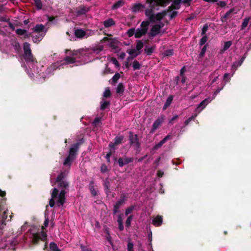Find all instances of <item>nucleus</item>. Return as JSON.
<instances>
[{
  "label": "nucleus",
  "mask_w": 251,
  "mask_h": 251,
  "mask_svg": "<svg viewBox=\"0 0 251 251\" xmlns=\"http://www.w3.org/2000/svg\"><path fill=\"white\" fill-rule=\"evenodd\" d=\"M59 66V63H55L52 64L49 68L47 70V73L48 74H51L56 68Z\"/></svg>",
  "instance_id": "a878e982"
},
{
  "label": "nucleus",
  "mask_w": 251,
  "mask_h": 251,
  "mask_svg": "<svg viewBox=\"0 0 251 251\" xmlns=\"http://www.w3.org/2000/svg\"><path fill=\"white\" fill-rule=\"evenodd\" d=\"M174 54V50H165L164 53L163 55L164 56H170L173 55Z\"/></svg>",
  "instance_id": "a19ab883"
},
{
  "label": "nucleus",
  "mask_w": 251,
  "mask_h": 251,
  "mask_svg": "<svg viewBox=\"0 0 251 251\" xmlns=\"http://www.w3.org/2000/svg\"><path fill=\"white\" fill-rule=\"evenodd\" d=\"M212 100V99L210 98H208L202 100L197 106L195 112L197 114H199L205 107L210 103Z\"/></svg>",
  "instance_id": "9d476101"
},
{
  "label": "nucleus",
  "mask_w": 251,
  "mask_h": 251,
  "mask_svg": "<svg viewBox=\"0 0 251 251\" xmlns=\"http://www.w3.org/2000/svg\"><path fill=\"white\" fill-rule=\"evenodd\" d=\"M250 19L251 18L250 17H246L243 20V23L241 26V29L242 30L244 29L248 26Z\"/></svg>",
  "instance_id": "bb28decb"
},
{
  "label": "nucleus",
  "mask_w": 251,
  "mask_h": 251,
  "mask_svg": "<svg viewBox=\"0 0 251 251\" xmlns=\"http://www.w3.org/2000/svg\"><path fill=\"white\" fill-rule=\"evenodd\" d=\"M50 249L51 251H61L60 250L58 249L57 245L54 242L50 243Z\"/></svg>",
  "instance_id": "f704fd0d"
},
{
  "label": "nucleus",
  "mask_w": 251,
  "mask_h": 251,
  "mask_svg": "<svg viewBox=\"0 0 251 251\" xmlns=\"http://www.w3.org/2000/svg\"><path fill=\"white\" fill-rule=\"evenodd\" d=\"M16 245V241L15 240L8 241L2 240L0 241V248H8V249L15 250V246Z\"/></svg>",
  "instance_id": "6e6552de"
},
{
  "label": "nucleus",
  "mask_w": 251,
  "mask_h": 251,
  "mask_svg": "<svg viewBox=\"0 0 251 251\" xmlns=\"http://www.w3.org/2000/svg\"><path fill=\"white\" fill-rule=\"evenodd\" d=\"M81 142H77L73 145L70 149L69 155L65 159L63 165L70 166L75 159V155L78 151Z\"/></svg>",
  "instance_id": "0eeeda50"
},
{
  "label": "nucleus",
  "mask_w": 251,
  "mask_h": 251,
  "mask_svg": "<svg viewBox=\"0 0 251 251\" xmlns=\"http://www.w3.org/2000/svg\"><path fill=\"white\" fill-rule=\"evenodd\" d=\"M224 86H225V84H223V85H222V87H221V88H220V89H217V90L214 92V94H213V98H212V99H212V100L213 99H214L215 98V97L216 96V95H217V94H218L220 92V91H221V90H222L223 89V88L224 87Z\"/></svg>",
  "instance_id": "09e8293b"
},
{
  "label": "nucleus",
  "mask_w": 251,
  "mask_h": 251,
  "mask_svg": "<svg viewBox=\"0 0 251 251\" xmlns=\"http://www.w3.org/2000/svg\"><path fill=\"white\" fill-rule=\"evenodd\" d=\"M120 75L118 73H116L112 78V80L114 82H116L120 78Z\"/></svg>",
  "instance_id": "de8ad7c7"
},
{
  "label": "nucleus",
  "mask_w": 251,
  "mask_h": 251,
  "mask_svg": "<svg viewBox=\"0 0 251 251\" xmlns=\"http://www.w3.org/2000/svg\"><path fill=\"white\" fill-rule=\"evenodd\" d=\"M100 118H96L94 121V122H93V124L96 126L97 125H98V124L99 123H100Z\"/></svg>",
  "instance_id": "680f3d73"
},
{
  "label": "nucleus",
  "mask_w": 251,
  "mask_h": 251,
  "mask_svg": "<svg viewBox=\"0 0 251 251\" xmlns=\"http://www.w3.org/2000/svg\"><path fill=\"white\" fill-rule=\"evenodd\" d=\"M198 114L197 113H196L194 115L192 116L190 118H189L187 120H186L184 123L185 125H187L189 124V123L192 121L194 120L196 117L197 116Z\"/></svg>",
  "instance_id": "37998d69"
},
{
  "label": "nucleus",
  "mask_w": 251,
  "mask_h": 251,
  "mask_svg": "<svg viewBox=\"0 0 251 251\" xmlns=\"http://www.w3.org/2000/svg\"><path fill=\"white\" fill-rule=\"evenodd\" d=\"M35 4L38 9H41L42 7V4L40 0H34Z\"/></svg>",
  "instance_id": "a18cd8bd"
},
{
  "label": "nucleus",
  "mask_w": 251,
  "mask_h": 251,
  "mask_svg": "<svg viewBox=\"0 0 251 251\" xmlns=\"http://www.w3.org/2000/svg\"><path fill=\"white\" fill-rule=\"evenodd\" d=\"M96 33V31L91 29H87L85 30V38H87L90 36L94 35Z\"/></svg>",
  "instance_id": "c756f323"
},
{
  "label": "nucleus",
  "mask_w": 251,
  "mask_h": 251,
  "mask_svg": "<svg viewBox=\"0 0 251 251\" xmlns=\"http://www.w3.org/2000/svg\"><path fill=\"white\" fill-rule=\"evenodd\" d=\"M101 45H95L86 49L76 50H68L66 56L61 61V65L73 64V66L82 65L89 63L92 60L94 54H99L103 50Z\"/></svg>",
  "instance_id": "f257e3e1"
},
{
  "label": "nucleus",
  "mask_w": 251,
  "mask_h": 251,
  "mask_svg": "<svg viewBox=\"0 0 251 251\" xmlns=\"http://www.w3.org/2000/svg\"><path fill=\"white\" fill-rule=\"evenodd\" d=\"M170 138V135H167L163 140H162L159 143L156 144L154 147V150H157L160 148Z\"/></svg>",
  "instance_id": "4be33fe9"
},
{
  "label": "nucleus",
  "mask_w": 251,
  "mask_h": 251,
  "mask_svg": "<svg viewBox=\"0 0 251 251\" xmlns=\"http://www.w3.org/2000/svg\"><path fill=\"white\" fill-rule=\"evenodd\" d=\"M126 200V197L125 195L122 196L121 198L117 201L114 205L113 214H116L119 212V209L120 206L123 204Z\"/></svg>",
  "instance_id": "9b49d317"
},
{
  "label": "nucleus",
  "mask_w": 251,
  "mask_h": 251,
  "mask_svg": "<svg viewBox=\"0 0 251 251\" xmlns=\"http://www.w3.org/2000/svg\"><path fill=\"white\" fill-rule=\"evenodd\" d=\"M109 104L110 102L109 101L103 100H102L100 104V109H105Z\"/></svg>",
  "instance_id": "c9c22d12"
},
{
  "label": "nucleus",
  "mask_w": 251,
  "mask_h": 251,
  "mask_svg": "<svg viewBox=\"0 0 251 251\" xmlns=\"http://www.w3.org/2000/svg\"><path fill=\"white\" fill-rule=\"evenodd\" d=\"M168 2V0H146V4L149 5V8L145 10L146 16L151 22H160L165 16H169L171 20L175 17L177 14L176 11L170 13L164 10L161 13L155 14L154 10H158L159 6H163Z\"/></svg>",
  "instance_id": "f03ea898"
},
{
  "label": "nucleus",
  "mask_w": 251,
  "mask_h": 251,
  "mask_svg": "<svg viewBox=\"0 0 251 251\" xmlns=\"http://www.w3.org/2000/svg\"><path fill=\"white\" fill-rule=\"evenodd\" d=\"M89 187L92 195L94 196H97L98 194V191L95 189L94 182L91 181L89 183Z\"/></svg>",
  "instance_id": "393cba45"
},
{
  "label": "nucleus",
  "mask_w": 251,
  "mask_h": 251,
  "mask_svg": "<svg viewBox=\"0 0 251 251\" xmlns=\"http://www.w3.org/2000/svg\"><path fill=\"white\" fill-rule=\"evenodd\" d=\"M127 52L132 58H134L141 53V51H138L136 49H132L127 50Z\"/></svg>",
  "instance_id": "aec40b11"
},
{
  "label": "nucleus",
  "mask_w": 251,
  "mask_h": 251,
  "mask_svg": "<svg viewBox=\"0 0 251 251\" xmlns=\"http://www.w3.org/2000/svg\"><path fill=\"white\" fill-rule=\"evenodd\" d=\"M231 45H232L231 41H226V42H225L223 50L224 51L226 50L228 48H230V47L231 46Z\"/></svg>",
  "instance_id": "79ce46f5"
},
{
  "label": "nucleus",
  "mask_w": 251,
  "mask_h": 251,
  "mask_svg": "<svg viewBox=\"0 0 251 251\" xmlns=\"http://www.w3.org/2000/svg\"><path fill=\"white\" fill-rule=\"evenodd\" d=\"M129 141L131 145L134 146L136 148L139 147V143L137 135H133L132 133L129 135Z\"/></svg>",
  "instance_id": "f8f14e48"
},
{
  "label": "nucleus",
  "mask_w": 251,
  "mask_h": 251,
  "mask_svg": "<svg viewBox=\"0 0 251 251\" xmlns=\"http://www.w3.org/2000/svg\"><path fill=\"white\" fill-rule=\"evenodd\" d=\"M228 76H229V74H228V73L225 74V75H224V80L226 81V82H228L230 80V78L227 79V77H228Z\"/></svg>",
  "instance_id": "69168bd1"
},
{
  "label": "nucleus",
  "mask_w": 251,
  "mask_h": 251,
  "mask_svg": "<svg viewBox=\"0 0 251 251\" xmlns=\"http://www.w3.org/2000/svg\"><path fill=\"white\" fill-rule=\"evenodd\" d=\"M103 185L105 188V192L108 194L110 192L109 188L110 182L108 178H106L105 180Z\"/></svg>",
  "instance_id": "cd10ccee"
},
{
  "label": "nucleus",
  "mask_w": 251,
  "mask_h": 251,
  "mask_svg": "<svg viewBox=\"0 0 251 251\" xmlns=\"http://www.w3.org/2000/svg\"><path fill=\"white\" fill-rule=\"evenodd\" d=\"M89 9L84 6L80 7L78 10L76 11V15L77 16H79L81 15L85 14L88 11Z\"/></svg>",
  "instance_id": "b1692460"
},
{
  "label": "nucleus",
  "mask_w": 251,
  "mask_h": 251,
  "mask_svg": "<svg viewBox=\"0 0 251 251\" xmlns=\"http://www.w3.org/2000/svg\"><path fill=\"white\" fill-rule=\"evenodd\" d=\"M150 22L148 21H143L140 26L136 29L135 28H131L126 31V35L129 37H131L133 35L136 38H140L145 36L149 29Z\"/></svg>",
  "instance_id": "39448f33"
},
{
  "label": "nucleus",
  "mask_w": 251,
  "mask_h": 251,
  "mask_svg": "<svg viewBox=\"0 0 251 251\" xmlns=\"http://www.w3.org/2000/svg\"><path fill=\"white\" fill-rule=\"evenodd\" d=\"M135 206L134 205L130 206V207H128L126 209L125 211V215L126 216H127L130 213H131L133 210L135 209Z\"/></svg>",
  "instance_id": "ea45409f"
},
{
  "label": "nucleus",
  "mask_w": 251,
  "mask_h": 251,
  "mask_svg": "<svg viewBox=\"0 0 251 251\" xmlns=\"http://www.w3.org/2000/svg\"><path fill=\"white\" fill-rule=\"evenodd\" d=\"M47 31H45L43 33H37L36 34L33 36V41L34 43L40 42L45 36Z\"/></svg>",
  "instance_id": "dca6fc26"
},
{
  "label": "nucleus",
  "mask_w": 251,
  "mask_h": 251,
  "mask_svg": "<svg viewBox=\"0 0 251 251\" xmlns=\"http://www.w3.org/2000/svg\"><path fill=\"white\" fill-rule=\"evenodd\" d=\"M45 220L44 221V226H42V229H44V227H46L48 226V224H49V219L48 218H47L46 217V216L45 215Z\"/></svg>",
  "instance_id": "052dcab7"
},
{
  "label": "nucleus",
  "mask_w": 251,
  "mask_h": 251,
  "mask_svg": "<svg viewBox=\"0 0 251 251\" xmlns=\"http://www.w3.org/2000/svg\"><path fill=\"white\" fill-rule=\"evenodd\" d=\"M115 22L111 18H109L108 19L105 20L103 22V25H104V27H110L111 26L115 25Z\"/></svg>",
  "instance_id": "5701e85b"
},
{
  "label": "nucleus",
  "mask_w": 251,
  "mask_h": 251,
  "mask_svg": "<svg viewBox=\"0 0 251 251\" xmlns=\"http://www.w3.org/2000/svg\"><path fill=\"white\" fill-rule=\"evenodd\" d=\"M164 24L162 22L153 25L148 33V37L150 39H153L157 35H160L166 32V29L163 28Z\"/></svg>",
  "instance_id": "423d86ee"
},
{
  "label": "nucleus",
  "mask_w": 251,
  "mask_h": 251,
  "mask_svg": "<svg viewBox=\"0 0 251 251\" xmlns=\"http://www.w3.org/2000/svg\"><path fill=\"white\" fill-rule=\"evenodd\" d=\"M163 222V218L161 216H157L154 217L152 220V224L156 226H158L161 225Z\"/></svg>",
  "instance_id": "2eb2a0df"
},
{
  "label": "nucleus",
  "mask_w": 251,
  "mask_h": 251,
  "mask_svg": "<svg viewBox=\"0 0 251 251\" xmlns=\"http://www.w3.org/2000/svg\"><path fill=\"white\" fill-rule=\"evenodd\" d=\"M47 238V234L44 231L40 233H33L32 235V242L37 244L39 240H45Z\"/></svg>",
  "instance_id": "1a4fd4ad"
},
{
  "label": "nucleus",
  "mask_w": 251,
  "mask_h": 251,
  "mask_svg": "<svg viewBox=\"0 0 251 251\" xmlns=\"http://www.w3.org/2000/svg\"><path fill=\"white\" fill-rule=\"evenodd\" d=\"M16 31L17 34L18 35H24L25 38L28 37L29 36V35L27 34L26 30L25 29L19 28L17 29Z\"/></svg>",
  "instance_id": "2f4dec72"
},
{
  "label": "nucleus",
  "mask_w": 251,
  "mask_h": 251,
  "mask_svg": "<svg viewBox=\"0 0 251 251\" xmlns=\"http://www.w3.org/2000/svg\"><path fill=\"white\" fill-rule=\"evenodd\" d=\"M24 57L26 61V64L28 66L29 69L25 67V71L31 77L34 73L38 74L37 68L36 65L37 62L34 60V58L31 53L30 50V45L28 43H25L24 44Z\"/></svg>",
  "instance_id": "20e7f679"
},
{
  "label": "nucleus",
  "mask_w": 251,
  "mask_h": 251,
  "mask_svg": "<svg viewBox=\"0 0 251 251\" xmlns=\"http://www.w3.org/2000/svg\"><path fill=\"white\" fill-rule=\"evenodd\" d=\"M67 173H60L56 178V182L58 184L59 188L61 190L58 195V190L56 188L52 189L51 198L50 201V206L52 207L54 205V200H56L57 204L58 206H62L65 201V189L68 186V183L63 180V178L66 176Z\"/></svg>",
  "instance_id": "7ed1b4c3"
},
{
  "label": "nucleus",
  "mask_w": 251,
  "mask_h": 251,
  "mask_svg": "<svg viewBox=\"0 0 251 251\" xmlns=\"http://www.w3.org/2000/svg\"><path fill=\"white\" fill-rule=\"evenodd\" d=\"M133 219V216L132 215L129 216L126 222V226L127 227H129L130 226L131 222Z\"/></svg>",
  "instance_id": "c03bdc74"
},
{
  "label": "nucleus",
  "mask_w": 251,
  "mask_h": 251,
  "mask_svg": "<svg viewBox=\"0 0 251 251\" xmlns=\"http://www.w3.org/2000/svg\"><path fill=\"white\" fill-rule=\"evenodd\" d=\"M217 4L218 5L221 6V7H225L226 5V3L224 1H218L217 2Z\"/></svg>",
  "instance_id": "bf43d9fd"
},
{
  "label": "nucleus",
  "mask_w": 251,
  "mask_h": 251,
  "mask_svg": "<svg viewBox=\"0 0 251 251\" xmlns=\"http://www.w3.org/2000/svg\"><path fill=\"white\" fill-rule=\"evenodd\" d=\"M101 172L103 173H105L107 171V167L106 165L102 164L100 167Z\"/></svg>",
  "instance_id": "6e6d98bb"
},
{
  "label": "nucleus",
  "mask_w": 251,
  "mask_h": 251,
  "mask_svg": "<svg viewBox=\"0 0 251 251\" xmlns=\"http://www.w3.org/2000/svg\"><path fill=\"white\" fill-rule=\"evenodd\" d=\"M132 67L134 70H139L140 69L141 65L137 61L135 60L133 62Z\"/></svg>",
  "instance_id": "4c0bfd02"
},
{
  "label": "nucleus",
  "mask_w": 251,
  "mask_h": 251,
  "mask_svg": "<svg viewBox=\"0 0 251 251\" xmlns=\"http://www.w3.org/2000/svg\"><path fill=\"white\" fill-rule=\"evenodd\" d=\"M144 46L143 42L141 40H137L136 41V49L139 51L141 52V50Z\"/></svg>",
  "instance_id": "7c9ffc66"
},
{
  "label": "nucleus",
  "mask_w": 251,
  "mask_h": 251,
  "mask_svg": "<svg viewBox=\"0 0 251 251\" xmlns=\"http://www.w3.org/2000/svg\"><path fill=\"white\" fill-rule=\"evenodd\" d=\"M111 95V92H110V91L109 89H106L105 90L104 93H103V96L104 97H108L110 96Z\"/></svg>",
  "instance_id": "8fccbe9b"
},
{
  "label": "nucleus",
  "mask_w": 251,
  "mask_h": 251,
  "mask_svg": "<svg viewBox=\"0 0 251 251\" xmlns=\"http://www.w3.org/2000/svg\"><path fill=\"white\" fill-rule=\"evenodd\" d=\"M207 40V36L203 35V37L200 40V45L202 46V45H204L206 42Z\"/></svg>",
  "instance_id": "49530a36"
},
{
  "label": "nucleus",
  "mask_w": 251,
  "mask_h": 251,
  "mask_svg": "<svg viewBox=\"0 0 251 251\" xmlns=\"http://www.w3.org/2000/svg\"><path fill=\"white\" fill-rule=\"evenodd\" d=\"M233 9H231L229 10H228L223 16V18L226 19L230 15V14L233 11Z\"/></svg>",
  "instance_id": "13d9d810"
},
{
  "label": "nucleus",
  "mask_w": 251,
  "mask_h": 251,
  "mask_svg": "<svg viewBox=\"0 0 251 251\" xmlns=\"http://www.w3.org/2000/svg\"><path fill=\"white\" fill-rule=\"evenodd\" d=\"M80 248L81 249V251H92L90 249L87 248L82 245H80Z\"/></svg>",
  "instance_id": "0e129e2a"
},
{
  "label": "nucleus",
  "mask_w": 251,
  "mask_h": 251,
  "mask_svg": "<svg viewBox=\"0 0 251 251\" xmlns=\"http://www.w3.org/2000/svg\"><path fill=\"white\" fill-rule=\"evenodd\" d=\"M206 49H207V45H205L203 46V47L202 48V49H201V50L200 52V55L201 56V57H202L203 56V55H204L205 53V51L206 50Z\"/></svg>",
  "instance_id": "3c124183"
},
{
  "label": "nucleus",
  "mask_w": 251,
  "mask_h": 251,
  "mask_svg": "<svg viewBox=\"0 0 251 251\" xmlns=\"http://www.w3.org/2000/svg\"><path fill=\"white\" fill-rule=\"evenodd\" d=\"M7 218V215L6 211H4L3 212V215L2 217V223H1L2 224L5 225V221L6 220Z\"/></svg>",
  "instance_id": "603ef678"
},
{
  "label": "nucleus",
  "mask_w": 251,
  "mask_h": 251,
  "mask_svg": "<svg viewBox=\"0 0 251 251\" xmlns=\"http://www.w3.org/2000/svg\"><path fill=\"white\" fill-rule=\"evenodd\" d=\"M105 39L107 40L108 45L110 48L115 49L118 47L119 42L117 38H110L108 39L107 38L105 37Z\"/></svg>",
  "instance_id": "ddd939ff"
},
{
  "label": "nucleus",
  "mask_w": 251,
  "mask_h": 251,
  "mask_svg": "<svg viewBox=\"0 0 251 251\" xmlns=\"http://www.w3.org/2000/svg\"><path fill=\"white\" fill-rule=\"evenodd\" d=\"M118 163L120 167H123L124 165H126V162L124 161V159H122L121 158H120L118 159Z\"/></svg>",
  "instance_id": "5fc2aeb1"
},
{
  "label": "nucleus",
  "mask_w": 251,
  "mask_h": 251,
  "mask_svg": "<svg viewBox=\"0 0 251 251\" xmlns=\"http://www.w3.org/2000/svg\"><path fill=\"white\" fill-rule=\"evenodd\" d=\"M127 251H133V244L129 242L127 245Z\"/></svg>",
  "instance_id": "864d4df0"
},
{
  "label": "nucleus",
  "mask_w": 251,
  "mask_h": 251,
  "mask_svg": "<svg viewBox=\"0 0 251 251\" xmlns=\"http://www.w3.org/2000/svg\"><path fill=\"white\" fill-rule=\"evenodd\" d=\"M124 137L123 136H117L115 138L114 143H111L109 144V147L112 149L114 148V146L121 143Z\"/></svg>",
  "instance_id": "a211bd4d"
},
{
  "label": "nucleus",
  "mask_w": 251,
  "mask_h": 251,
  "mask_svg": "<svg viewBox=\"0 0 251 251\" xmlns=\"http://www.w3.org/2000/svg\"><path fill=\"white\" fill-rule=\"evenodd\" d=\"M44 29L45 27L42 24H38L36 25V26L33 28L34 31L36 33H43L45 31H46Z\"/></svg>",
  "instance_id": "412c9836"
},
{
  "label": "nucleus",
  "mask_w": 251,
  "mask_h": 251,
  "mask_svg": "<svg viewBox=\"0 0 251 251\" xmlns=\"http://www.w3.org/2000/svg\"><path fill=\"white\" fill-rule=\"evenodd\" d=\"M124 87L123 84L119 83L116 88V92L117 93H121L123 92Z\"/></svg>",
  "instance_id": "58836bf2"
},
{
  "label": "nucleus",
  "mask_w": 251,
  "mask_h": 251,
  "mask_svg": "<svg viewBox=\"0 0 251 251\" xmlns=\"http://www.w3.org/2000/svg\"><path fill=\"white\" fill-rule=\"evenodd\" d=\"M208 29V26L206 25H205L202 28V32H201V35H203L205 34V32L207 31Z\"/></svg>",
  "instance_id": "e2e57ef3"
},
{
  "label": "nucleus",
  "mask_w": 251,
  "mask_h": 251,
  "mask_svg": "<svg viewBox=\"0 0 251 251\" xmlns=\"http://www.w3.org/2000/svg\"><path fill=\"white\" fill-rule=\"evenodd\" d=\"M75 35L78 38H85V30L82 29H77L75 31Z\"/></svg>",
  "instance_id": "6ab92c4d"
},
{
  "label": "nucleus",
  "mask_w": 251,
  "mask_h": 251,
  "mask_svg": "<svg viewBox=\"0 0 251 251\" xmlns=\"http://www.w3.org/2000/svg\"><path fill=\"white\" fill-rule=\"evenodd\" d=\"M124 4L122 0H119L112 5V9H116L122 6Z\"/></svg>",
  "instance_id": "72a5a7b5"
},
{
  "label": "nucleus",
  "mask_w": 251,
  "mask_h": 251,
  "mask_svg": "<svg viewBox=\"0 0 251 251\" xmlns=\"http://www.w3.org/2000/svg\"><path fill=\"white\" fill-rule=\"evenodd\" d=\"M153 47H146L145 49V52L147 55H150L153 52Z\"/></svg>",
  "instance_id": "e433bc0d"
},
{
  "label": "nucleus",
  "mask_w": 251,
  "mask_h": 251,
  "mask_svg": "<svg viewBox=\"0 0 251 251\" xmlns=\"http://www.w3.org/2000/svg\"><path fill=\"white\" fill-rule=\"evenodd\" d=\"M117 222H118V224L123 223V219L122 217V215L121 214L118 215Z\"/></svg>",
  "instance_id": "774afa93"
},
{
  "label": "nucleus",
  "mask_w": 251,
  "mask_h": 251,
  "mask_svg": "<svg viewBox=\"0 0 251 251\" xmlns=\"http://www.w3.org/2000/svg\"><path fill=\"white\" fill-rule=\"evenodd\" d=\"M163 120L164 118L163 116L158 118L156 120H155L153 124L152 130L154 131L155 129H156L163 122Z\"/></svg>",
  "instance_id": "f3484780"
},
{
  "label": "nucleus",
  "mask_w": 251,
  "mask_h": 251,
  "mask_svg": "<svg viewBox=\"0 0 251 251\" xmlns=\"http://www.w3.org/2000/svg\"><path fill=\"white\" fill-rule=\"evenodd\" d=\"M173 96L171 95L167 99L166 101L163 106V109L165 110L168 107L172 102Z\"/></svg>",
  "instance_id": "c85d7f7f"
},
{
  "label": "nucleus",
  "mask_w": 251,
  "mask_h": 251,
  "mask_svg": "<svg viewBox=\"0 0 251 251\" xmlns=\"http://www.w3.org/2000/svg\"><path fill=\"white\" fill-rule=\"evenodd\" d=\"M239 63H240L239 61H235V62H234L233 63V64L232 65V67H231V69H232V75H231L232 76L234 75V74L235 71L236 70L237 68L238 67H239V66H240L241 65H239Z\"/></svg>",
  "instance_id": "473e14b6"
},
{
  "label": "nucleus",
  "mask_w": 251,
  "mask_h": 251,
  "mask_svg": "<svg viewBox=\"0 0 251 251\" xmlns=\"http://www.w3.org/2000/svg\"><path fill=\"white\" fill-rule=\"evenodd\" d=\"M133 158H124V161L126 162V164L132 162L133 161Z\"/></svg>",
  "instance_id": "338daca9"
},
{
  "label": "nucleus",
  "mask_w": 251,
  "mask_h": 251,
  "mask_svg": "<svg viewBox=\"0 0 251 251\" xmlns=\"http://www.w3.org/2000/svg\"><path fill=\"white\" fill-rule=\"evenodd\" d=\"M145 8V5L140 3H136L132 6L131 9L133 12L136 13L142 11L143 9Z\"/></svg>",
  "instance_id": "4468645a"
},
{
  "label": "nucleus",
  "mask_w": 251,
  "mask_h": 251,
  "mask_svg": "<svg viewBox=\"0 0 251 251\" xmlns=\"http://www.w3.org/2000/svg\"><path fill=\"white\" fill-rule=\"evenodd\" d=\"M111 62L115 65L116 67H119V64L118 61L115 58H112L111 59Z\"/></svg>",
  "instance_id": "4d7b16f0"
}]
</instances>
